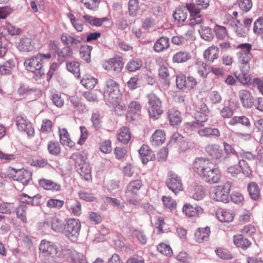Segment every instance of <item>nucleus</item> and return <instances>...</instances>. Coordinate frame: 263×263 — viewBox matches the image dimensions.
<instances>
[{"instance_id":"nucleus-39","label":"nucleus","mask_w":263,"mask_h":263,"mask_svg":"<svg viewBox=\"0 0 263 263\" xmlns=\"http://www.w3.org/2000/svg\"><path fill=\"white\" fill-rule=\"evenodd\" d=\"M151 152L152 151L147 145L143 144L141 146L139 150V153L143 163L146 164L149 161V159L147 157H150Z\"/></svg>"},{"instance_id":"nucleus-50","label":"nucleus","mask_w":263,"mask_h":263,"mask_svg":"<svg viewBox=\"0 0 263 263\" xmlns=\"http://www.w3.org/2000/svg\"><path fill=\"white\" fill-rule=\"evenodd\" d=\"M238 123H241L246 126H250L249 120L245 116L234 117L229 122V124L235 125Z\"/></svg>"},{"instance_id":"nucleus-44","label":"nucleus","mask_w":263,"mask_h":263,"mask_svg":"<svg viewBox=\"0 0 263 263\" xmlns=\"http://www.w3.org/2000/svg\"><path fill=\"white\" fill-rule=\"evenodd\" d=\"M187 13L186 11L177 8L173 14V17L178 23L184 22L187 18Z\"/></svg>"},{"instance_id":"nucleus-28","label":"nucleus","mask_w":263,"mask_h":263,"mask_svg":"<svg viewBox=\"0 0 263 263\" xmlns=\"http://www.w3.org/2000/svg\"><path fill=\"white\" fill-rule=\"evenodd\" d=\"M198 133L201 137H210L220 136V132L218 128L211 127H204L198 130Z\"/></svg>"},{"instance_id":"nucleus-26","label":"nucleus","mask_w":263,"mask_h":263,"mask_svg":"<svg viewBox=\"0 0 263 263\" xmlns=\"http://www.w3.org/2000/svg\"><path fill=\"white\" fill-rule=\"evenodd\" d=\"M240 68H245L247 70L250 69V62L253 59L252 53L237 54Z\"/></svg>"},{"instance_id":"nucleus-52","label":"nucleus","mask_w":263,"mask_h":263,"mask_svg":"<svg viewBox=\"0 0 263 263\" xmlns=\"http://www.w3.org/2000/svg\"><path fill=\"white\" fill-rule=\"evenodd\" d=\"M157 250L160 253L166 256H171L173 254L170 246L163 242L157 246Z\"/></svg>"},{"instance_id":"nucleus-56","label":"nucleus","mask_w":263,"mask_h":263,"mask_svg":"<svg viewBox=\"0 0 263 263\" xmlns=\"http://www.w3.org/2000/svg\"><path fill=\"white\" fill-rule=\"evenodd\" d=\"M53 123L50 120L44 119L43 120L41 127V131L43 133H49L52 131Z\"/></svg>"},{"instance_id":"nucleus-16","label":"nucleus","mask_w":263,"mask_h":263,"mask_svg":"<svg viewBox=\"0 0 263 263\" xmlns=\"http://www.w3.org/2000/svg\"><path fill=\"white\" fill-rule=\"evenodd\" d=\"M205 151L207 154L213 159L219 160L222 158V149L217 144H208L205 147Z\"/></svg>"},{"instance_id":"nucleus-14","label":"nucleus","mask_w":263,"mask_h":263,"mask_svg":"<svg viewBox=\"0 0 263 263\" xmlns=\"http://www.w3.org/2000/svg\"><path fill=\"white\" fill-rule=\"evenodd\" d=\"M242 105L245 108H251L254 104V97L252 93L247 89H241L238 93Z\"/></svg>"},{"instance_id":"nucleus-35","label":"nucleus","mask_w":263,"mask_h":263,"mask_svg":"<svg viewBox=\"0 0 263 263\" xmlns=\"http://www.w3.org/2000/svg\"><path fill=\"white\" fill-rule=\"evenodd\" d=\"M17 48L21 51L27 52L32 50L33 46L31 39L28 37H22L17 45Z\"/></svg>"},{"instance_id":"nucleus-20","label":"nucleus","mask_w":263,"mask_h":263,"mask_svg":"<svg viewBox=\"0 0 263 263\" xmlns=\"http://www.w3.org/2000/svg\"><path fill=\"white\" fill-rule=\"evenodd\" d=\"M59 135L60 143L63 145H66L70 147L74 146L75 143L70 139L67 130L65 128H59Z\"/></svg>"},{"instance_id":"nucleus-42","label":"nucleus","mask_w":263,"mask_h":263,"mask_svg":"<svg viewBox=\"0 0 263 263\" xmlns=\"http://www.w3.org/2000/svg\"><path fill=\"white\" fill-rule=\"evenodd\" d=\"M14 67L13 61L8 60L3 64L0 65V74H8L11 73L12 68Z\"/></svg>"},{"instance_id":"nucleus-15","label":"nucleus","mask_w":263,"mask_h":263,"mask_svg":"<svg viewBox=\"0 0 263 263\" xmlns=\"http://www.w3.org/2000/svg\"><path fill=\"white\" fill-rule=\"evenodd\" d=\"M166 141V133L164 130L156 129L150 138V142L153 146H159Z\"/></svg>"},{"instance_id":"nucleus-61","label":"nucleus","mask_w":263,"mask_h":263,"mask_svg":"<svg viewBox=\"0 0 263 263\" xmlns=\"http://www.w3.org/2000/svg\"><path fill=\"white\" fill-rule=\"evenodd\" d=\"M57 54L59 60L67 58H71L73 54V50L71 49L70 47H68L66 46L65 47L58 51Z\"/></svg>"},{"instance_id":"nucleus-25","label":"nucleus","mask_w":263,"mask_h":263,"mask_svg":"<svg viewBox=\"0 0 263 263\" xmlns=\"http://www.w3.org/2000/svg\"><path fill=\"white\" fill-rule=\"evenodd\" d=\"M142 186L141 180L136 179L131 181L127 186V189L125 192L126 195H138V191Z\"/></svg>"},{"instance_id":"nucleus-13","label":"nucleus","mask_w":263,"mask_h":263,"mask_svg":"<svg viewBox=\"0 0 263 263\" xmlns=\"http://www.w3.org/2000/svg\"><path fill=\"white\" fill-rule=\"evenodd\" d=\"M210 234V227L199 228L194 233V238L197 243H203L209 240Z\"/></svg>"},{"instance_id":"nucleus-2","label":"nucleus","mask_w":263,"mask_h":263,"mask_svg":"<svg viewBox=\"0 0 263 263\" xmlns=\"http://www.w3.org/2000/svg\"><path fill=\"white\" fill-rule=\"evenodd\" d=\"M105 100L111 105L115 111L119 115L123 114L125 107L121 104L122 93L120 90V85L114 80H107L103 88Z\"/></svg>"},{"instance_id":"nucleus-45","label":"nucleus","mask_w":263,"mask_h":263,"mask_svg":"<svg viewBox=\"0 0 263 263\" xmlns=\"http://www.w3.org/2000/svg\"><path fill=\"white\" fill-rule=\"evenodd\" d=\"M241 73H239L237 79L243 85L248 84L250 82L251 77L248 73L250 70H247L245 68H240Z\"/></svg>"},{"instance_id":"nucleus-31","label":"nucleus","mask_w":263,"mask_h":263,"mask_svg":"<svg viewBox=\"0 0 263 263\" xmlns=\"http://www.w3.org/2000/svg\"><path fill=\"white\" fill-rule=\"evenodd\" d=\"M191 58V55L189 52L181 50L173 55L172 61L174 63H182L186 62Z\"/></svg>"},{"instance_id":"nucleus-38","label":"nucleus","mask_w":263,"mask_h":263,"mask_svg":"<svg viewBox=\"0 0 263 263\" xmlns=\"http://www.w3.org/2000/svg\"><path fill=\"white\" fill-rule=\"evenodd\" d=\"M80 63L76 61L69 62L66 64L67 70L69 72L72 73L77 78H79L80 77Z\"/></svg>"},{"instance_id":"nucleus-55","label":"nucleus","mask_w":263,"mask_h":263,"mask_svg":"<svg viewBox=\"0 0 263 263\" xmlns=\"http://www.w3.org/2000/svg\"><path fill=\"white\" fill-rule=\"evenodd\" d=\"M239 166L246 177H250L252 176V171L248 163L245 160L243 159L239 160Z\"/></svg>"},{"instance_id":"nucleus-19","label":"nucleus","mask_w":263,"mask_h":263,"mask_svg":"<svg viewBox=\"0 0 263 263\" xmlns=\"http://www.w3.org/2000/svg\"><path fill=\"white\" fill-rule=\"evenodd\" d=\"M195 119L196 121L187 122L185 124L186 127L189 128L192 127H197V126L200 127L203 126V123L208 121L206 113L200 112V111L197 110L195 114Z\"/></svg>"},{"instance_id":"nucleus-23","label":"nucleus","mask_w":263,"mask_h":263,"mask_svg":"<svg viewBox=\"0 0 263 263\" xmlns=\"http://www.w3.org/2000/svg\"><path fill=\"white\" fill-rule=\"evenodd\" d=\"M233 242L238 248L242 250H246L250 248L252 245L251 242L245 238L242 234H238L233 237Z\"/></svg>"},{"instance_id":"nucleus-3","label":"nucleus","mask_w":263,"mask_h":263,"mask_svg":"<svg viewBox=\"0 0 263 263\" xmlns=\"http://www.w3.org/2000/svg\"><path fill=\"white\" fill-rule=\"evenodd\" d=\"M51 58V55L49 53H39L26 59L24 64L26 70L35 73L37 76L41 77L45 72L43 68V59L50 60Z\"/></svg>"},{"instance_id":"nucleus-22","label":"nucleus","mask_w":263,"mask_h":263,"mask_svg":"<svg viewBox=\"0 0 263 263\" xmlns=\"http://www.w3.org/2000/svg\"><path fill=\"white\" fill-rule=\"evenodd\" d=\"M39 183L40 186L46 190L59 191L61 190L60 184L51 180L42 178L39 180Z\"/></svg>"},{"instance_id":"nucleus-53","label":"nucleus","mask_w":263,"mask_h":263,"mask_svg":"<svg viewBox=\"0 0 263 263\" xmlns=\"http://www.w3.org/2000/svg\"><path fill=\"white\" fill-rule=\"evenodd\" d=\"M85 7L90 10H96L99 6L101 0H81Z\"/></svg>"},{"instance_id":"nucleus-60","label":"nucleus","mask_w":263,"mask_h":263,"mask_svg":"<svg viewBox=\"0 0 263 263\" xmlns=\"http://www.w3.org/2000/svg\"><path fill=\"white\" fill-rule=\"evenodd\" d=\"M238 5L243 12H247L252 8L253 3L252 0H238Z\"/></svg>"},{"instance_id":"nucleus-1","label":"nucleus","mask_w":263,"mask_h":263,"mask_svg":"<svg viewBox=\"0 0 263 263\" xmlns=\"http://www.w3.org/2000/svg\"><path fill=\"white\" fill-rule=\"evenodd\" d=\"M192 170L210 184L217 183L220 181L219 169L209 159L196 158L193 162Z\"/></svg>"},{"instance_id":"nucleus-12","label":"nucleus","mask_w":263,"mask_h":263,"mask_svg":"<svg viewBox=\"0 0 263 263\" xmlns=\"http://www.w3.org/2000/svg\"><path fill=\"white\" fill-rule=\"evenodd\" d=\"M61 42L65 46L72 50L78 49L82 45L81 40L74 37L68 33H63L61 36Z\"/></svg>"},{"instance_id":"nucleus-10","label":"nucleus","mask_w":263,"mask_h":263,"mask_svg":"<svg viewBox=\"0 0 263 263\" xmlns=\"http://www.w3.org/2000/svg\"><path fill=\"white\" fill-rule=\"evenodd\" d=\"M8 170L13 175V180H17L24 184L27 183L32 178V174L28 170L24 169L16 170L12 167H9Z\"/></svg>"},{"instance_id":"nucleus-8","label":"nucleus","mask_w":263,"mask_h":263,"mask_svg":"<svg viewBox=\"0 0 263 263\" xmlns=\"http://www.w3.org/2000/svg\"><path fill=\"white\" fill-rule=\"evenodd\" d=\"M176 85L180 89H191L195 88L197 84L196 80L193 77L190 76L187 78L182 74L176 76Z\"/></svg>"},{"instance_id":"nucleus-29","label":"nucleus","mask_w":263,"mask_h":263,"mask_svg":"<svg viewBox=\"0 0 263 263\" xmlns=\"http://www.w3.org/2000/svg\"><path fill=\"white\" fill-rule=\"evenodd\" d=\"M201 208L200 206H194L189 203H185L182 208L183 213L189 217H196L198 216Z\"/></svg>"},{"instance_id":"nucleus-54","label":"nucleus","mask_w":263,"mask_h":263,"mask_svg":"<svg viewBox=\"0 0 263 263\" xmlns=\"http://www.w3.org/2000/svg\"><path fill=\"white\" fill-rule=\"evenodd\" d=\"M191 194L192 198L196 200H202L205 195L203 187L201 186H196Z\"/></svg>"},{"instance_id":"nucleus-41","label":"nucleus","mask_w":263,"mask_h":263,"mask_svg":"<svg viewBox=\"0 0 263 263\" xmlns=\"http://www.w3.org/2000/svg\"><path fill=\"white\" fill-rule=\"evenodd\" d=\"M64 204V200L53 198L49 199L46 203V205L48 208L57 210H59L62 208Z\"/></svg>"},{"instance_id":"nucleus-33","label":"nucleus","mask_w":263,"mask_h":263,"mask_svg":"<svg viewBox=\"0 0 263 263\" xmlns=\"http://www.w3.org/2000/svg\"><path fill=\"white\" fill-rule=\"evenodd\" d=\"M118 141L127 144L131 139V133L127 127H122L120 129L117 135Z\"/></svg>"},{"instance_id":"nucleus-64","label":"nucleus","mask_w":263,"mask_h":263,"mask_svg":"<svg viewBox=\"0 0 263 263\" xmlns=\"http://www.w3.org/2000/svg\"><path fill=\"white\" fill-rule=\"evenodd\" d=\"M253 31L255 34L263 33V17H260L254 23Z\"/></svg>"},{"instance_id":"nucleus-37","label":"nucleus","mask_w":263,"mask_h":263,"mask_svg":"<svg viewBox=\"0 0 263 263\" xmlns=\"http://www.w3.org/2000/svg\"><path fill=\"white\" fill-rule=\"evenodd\" d=\"M81 82L82 84L87 89H92L98 84V80L87 74L84 76L83 78L81 80Z\"/></svg>"},{"instance_id":"nucleus-6","label":"nucleus","mask_w":263,"mask_h":263,"mask_svg":"<svg viewBox=\"0 0 263 263\" xmlns=\"http://www.w3.org/2000/svg\"><path fill=\"white\" fill-rule=\"evenodd\" d=\"M39 251L42 256L45 257L50 263L53 261L54 257L58 253V249L53 242L44 239L40 244Z\"/></svg>"},{"instance_id":"nucleus-11","label":"nucleus","mask_w":263,"mask_h":263,"mask_svg":"<svg viewBox=\"0 0 263 263\" xmlns=\"http://www.w3.org/2000/svg\"><path fill=\"white\" fill-rule=\"evenodd\" d=\"M123 59L120 57H114L103 63V67L107 71L120 72L123 67Z\"/></svg>"},{"instance_id":"nucleus-7","label":"nucleus","mask_w":263,"mask_h":263,"mask_svg":"<svg viewBox=\"0 0 263 263\" xmlns=\"http://www.w3.org/2000/svg\"><path fill=\"white\" fill-rule=\"evenodd\" d=\"M166 184L167 187L176 195L183 190L180 177L172 171L168 173Z\"/></svg>"},{"instance_id":"nucleus-18","label":"nucleus","mask_w":263,"mask_h":263,"mask_svg":"<svg viewBox=\"0 0 263 263\" xmlns=\"http://www.w3.org/2000/svg\"><path fill=\"white\" fill-rule=\"evenodd\" d=\"M219 49L218 47L213 45L206 49L203 53V58L204 60L210 63H212L219 57Z\"/></svg>"},{"instance_id":"nucleus-9","label":"nucleus","mask_w":263,"mask_h":263,"mask_svg":"<svg viewBox=\"0 0 263 263\" xmlns=\"http://www.w3.org/2000/svg\"><path fill=\"white\" fill-rule=\"evenodd\" d=\"M142 106L140 102L137 100H133L128 105L126 118L128 121L138 119L141 116Z\"/></svg>"},{"instance_id":"nucleus-48","label":"nucleus","mask_w":263,"mask_h":263,"mask_svg":"<svg viewBox=\"0 0 263 263\" xmlns=\"http://www.w3.org/2000/svg\"><path fill=\"white\" fill-rule=\"evenodd\" d=\"M68 17L70 20L73 27L77 31L82 32L83 30V23L79 20L77 19L73 14H68Z\"/></svg>"},{"instance_id":"nucleus-57","label":"nucleus","mask_w":263,"mask_h":263,"mask_svg":"<svg viewBox=\"0 0 263 263\" xmlns=\"http://www.w3.org/2000/svg\"><path fill=\"white\" fill-rule=\"evenodd\" d=\"M186 7L187 10L190 13L191 16H199L200 11L202 9L200 8L199 6L196 4H186Z\"/></svg>"},{"instance_id":"nucleus-4","label":"nucleus","mask_w":263,"mask_h":263,"mask_svg":"<svg viewBox=\"0 0 263 263\" xmlns=\"http://www.w3.org/2000/svg\"><path fill=\"white\" fill-rule=\"evenodd\" d=\"M232 186V183L228 181L215 186L210 192V198L216 202H228Z\"/></svg>"},{"instance_id":"nucleus-46","label":"nucleus","mask_w":263,"mask_h":263,"mask_svg":"<svg viewBox=\"0 0 263 263\" xmlns=\"http://www.w3.org/2000/svg\"><path fill=\"white\" fill-rule=\"evenodd\" d=\"M162 201L164 206L170 210L172 211L176 208L177 203L171 197L163 196Z\"/></svg>"},{"instance_id":"nucleus-17","label":"nucleus","mask_w":263,"mask_h":263,"mask_svg":"<svg viewBox=\"0 0 263 263\" xmlns=\"http://www.w3.org/2000/svg\"><path fill=\"white\" fill-rule=\"evenodd\" d=\"M81 227V222L79 220L74 218L68 219L66 229L69 234L68 236H77L78 235Z\"/></svg>"},{"instance_id":"nucleus-32","label":"nucleus","mask_w":263,"mask_h":263,"mask_svg":"<svg viewBox=\"0 0 263 263\" xmlns=\"http://www.w3.org/2000/svg\"><path fill=\"white\" fill-rule=\"evenodd\" d=\"M78 171L80 175L83 177L86 180L89 181L91 180V169L88 163L83 162V163L78 168Z\"/></svg>"},{"instance_id":"nucleus-27","label":"nucleus","mask_w":263,"mask_h":263,"mask_svg":"<svg viewBox=\"0 0 263 263\" xmlns=\"http://www.w3.org/2000/svg\"><path fill=\"white\" fill-rule=\"evenodd\" d=\"M168 118L171 125H177L182 121L180 112L175 108H171L167 111Z\"/></svg>"},{"instance_id":"nucleus-62","label":"nucleus","mask_w":263,"mask_h":263,"mask_svg":"<svg viewBox=\"0 0 263 263\" xmlns=\"http://www.w3.org/2000/svg\"><path fill=\"white\" fill-rule=\"evenodd\" d=\"M51 228L55 232H60L62 231L63 224L61 220L56 217L51 218Z\"/></svg>"},{"instance_id":"nucleus-63","label":"nucleus","mask_w":263,"mask_h":263,"mask_svg":"<svg viewBox=\"0 0 263 263\" xmlns=\"http://www.w3.org/2000/svg\"><path fill=\"white\" fill-rule=\"evenodd\" d=\"M99 149L103 153L108 154L111 152V142L109 140L103 141L99 143Z\"/></svg>"},{"instance_id":"nucleus-51","label":"nucleus","mask_w":263,"mask_h":263,"mask_svg":"<svg viewBox=\"0 0 263 263\" xmlns=\"http://www.w3.org/2000/svg\"><path fill=\"white\" fill-rule=\"evenodd\" d=\"M142 66V62L140 60H132L126 65V69L130 72L139 70Z\"/></svg>"},{"instance_id":"nucleus-59","label":"nucleus","mask_w":263,"mask_h":263,"mask_svg":"<svg viewBox=\"0 0 263 263\" xmlns=\"http://www.w3.org/2000/svg\"><path fill=\"white\" fill-rule=\"evenodd\" d=\"M252 46L251 44L249 43H242L238 45L236 48L237 49H240V50L236 53L237 54H248V53H252Z\"/></svg>"},{"instance_id":"nucleus-43","label":"nucleus","mask_w":263,"mask_h":263,"mask_svg":"<svg viewBox=\"0 0 263 263\" xmlns=\"http://www.w3.org/2000/svg\"><path fill=\"white\" fill-rule=\"evenodd\" d=\"M51 99L53 104L58 107H61L64 104L63 95L60 93L55 92L52 94Z\"/></svg>"},{"instance_id":"nucleus-21","label":"nucleus","mask_w":263,"mask_h":263,"mask_svg":"<svg viewBox=\"0 0 263 263\" xmlns=\"http://www.w3.org/2000/svg\"><path fill=\"white\" fill-rule=\"evenodd\" d=\"M216 215L220 221L226 222L232 221L234 217V214L231 211L221 208L217 209Z\"/></svg>"},{"instance_id":"nucleus-40","label":"nucleus","mask_w":263,"mask_h":263,"mask_svg":"<svg viewBox=\"0 0 263 263\" xmlns=\"http://www.w3.org/2000/svg\"><path fill=\"white\" fill-rule=\"evenodd\" d=\"M80 47V53L82 58L86 62H90L92 47L87 45H82V44Z\"/></svg>"},{"instance_id":"nucleus-58","label":"nucleus","mask_w":263,"mask_h":263,"mask_svg":"<svg viewBox=\"0 0 263 263\" xmlns=\"http://www.w3.org/2000/svg\"><path fill=\"white\" fill-rule=\"evenodd\" d=\"M200 35L202 39L206 41H211L213 38V34L211 32V29L208 27H202L199 30Z\"/></svg>"},{"instance_id":"nucleus-34","label":"nucleus","mask_w":263,"mask_h":263,"mask_svg":"<svg viewBox=\"0 0 263 263\" xmlns=\"http://www.w3.org/2000/svg\"><path fill=\"white\" fill-rule=\"evenodd\" d=\"M47 149L50 154L58 156L61 153V148L59 143L54 140H50L47 144Z\"/></svg>"},{"instance_id":"nucleus-24","label":"nucleus","mask_w":263,"mask_h":263,"mask_svg":"<svg viewBox=\"0 0 263 263\" xmlns=\"http://www.w3.org/2000/svg\"><path fill=\"white\" fill-rule=\"evenodd\" d=\"M170 47V40L166 36L160 37L154 44L153 49L156 52H161Z\"/></svg>"},{"instance_id":"nucleus-36","label":"nucleus","mask_w":263,"mask_h":263,"mask_svg":"<svg viewBox=\"0 0 263 263\" xmlns=\"http://www.w3.org/2000/svg\"><path fill=\"white\" fill-rule=\"evenodd\" d=\"M248 190L252 199L257 200L259 198L260 190L258 185L255 182H250L248 185Z\"/></svg>"},{"instance_id":"nucleus-49","label":"nucleus","mask_w":263,"mask_h":263,"mask_svg":"<svg viewBox=\"0 0 263 263\" xmlns=\"http://www.w3.org/2000/svg\"><path fill=\"white\" fill-rule=\"evenodd\" d=\"M27 206L25 204H20L16 209V213L18 218L21 219L23 222H27L26 212Z\"/></svg>"},{"instance_id":"nucleus-47","label":"nucleus","mask_w":263,"mask_h":263,"mask_svg":"<svg viewBox=\"0 0 263 263\" xmlns=\"http://www.w3.org/2000/svg\"><path fill=\"white\" fill-rule=\"evenodd\" d=\"M214 31L218 39L224 40L228 36V32L226 27L217 25L215 27Z\"/></svg>"},{"instance_id":"nucleus-5","label":"nucleus","mask_w":263,"mask_h":263,"mask_svg":"<svg viewBox=\"0 0 263 263\" xmlns=\"http://www.w3.org/2000/svg\"><path fill=\"white\" fill-rule=\"evenodd\" d=\"M149 105L148 113L151 118L156 120L158 119L162 114V101L155 93H151L147 95Z\"/></svg>"},{"instance_id":"nucleus-30","label":"nucleus","mask_w":263,"mask_h":263,"mask_svg":"<svg viewBox=\"0 0 263 263\" xmlns=\"http://www.w3.org/2000/svg\"><path fill=\"white\" fill-rule=\"evenodd\" d=\"M195 68L199 75L205 79L210 72L207 64L202 61H197L195 64Z\"/></svg>"}]
</instances>
